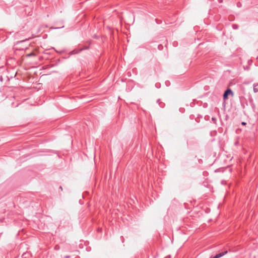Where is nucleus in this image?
<instances>
[{"label": "nucleus", "instance_id": "1", "mask_svg": "<svg viewBox=\"0 0 258 258\" xmlns=\"http://www.w3.org/2000/svg\"><path fill=\"white\" fill-rule=\"evenodd\" d=\"M229 95H231L232 96H233V93L231 89H227L224 93L223 94V99L224 100H226L228 99V96Z\"/></svg>", "mask_w": 258, "mask_h": 258}, {"label": "nucleus", "instance_id": "2", "mask_svg": "<svg viewBox=\"0 0 258 258\" xmlns=\"http://www.w3.org/2000/svg\"><path fill=\"white\" fill-rule=\"evenodd\" d=\"M227 253V251H225L222 252H220L218 254H217L216 255L213 256H211L210 258H220L222 257V256L224 255Z\"/></svg>", "mask_w": 258, "mask_h": 258}, {"label": "nucleus", "instance_id": "3", "mask_svg": "<svg viewBox=\"0 0 258 258\" xmlns=\"http://www.w3.org/2000/svg\"><path fill=\"white\" fill-rule=\"evenodd\" d=\"M253 91L255 93L258 92V84L253 85Z\"/></svg>", "mask_w": 258, "mask_h": 258}, {"label": "nucleus", "instance_id": "4", "mask_svg": "<svg viewBox=\"0 0 258 258\" xmlns=\"http://www.w3.org/2000/svg\"><path fill=\"white\" fill-rule=\"evenodd\" d=\"M55 249H56V250L58 249H59V246L58 245H56L55 246Z\"/></svg>", "mask_w": 258, "mask_h": 258}, {"label": "nucleus", "instance_id": "5", "mask_svg": "<svg viewBox=\"0 0 258 258\" xmlns=\"http://www.w3.org/2000/svg\"><path fill=\"white\" fill-rule=\"evenodd\" d=\"M70 255H66V256H64V257L63 258H70Z\"/></svg>", "mask_w": 258, "mask_h": 258}, {"label": "nucleus", "instance_id": "6", "mask_svg": "<svg viewBox=\"0 0 258 258\" xmlns=\"http://www.w3.org/2000/svg\"><path fill=\"white\" fill-rule=\"evenodd\" d=\"M59 188V189L61 190V191H62V186H60Z\"/></svg>", "mask_w": 258, "mask_h": 258}, {"label": "nucleus", "instance_id": "7", "mask_svg": "<svg viewBox=\"0 0 258 258\" xmlns=\"http://www.w3.org/2000/svg\"><path fill=\"white\" fill-rule=\"evenodd\" d=\"M241 6V4L240 3L237 4V6L240 7Z\"/></svg>", "mask_w": 258, "mask_h": 258}, {"label": "nucleus", "instance_id": "8", "mask_svg": "<svg viewBox=\"0 0 258 258\" xmlns=\"http://www.w3.org/2000/svg\"><path fill=\"white\" fill-rule=\"evenodd\" d=\"M242 124H246V123H245V122H242Z\"/></svg>", "mask_w": 258, "mask_h": 258}, {"label": "nucleus", "instance_id": "9", "mask_svg": "<svg viewBox=\"0 0 258 258\" xmlns=\"http://www.w3.org/2000/svg\"><path fill=\"white\" fill-rule=\"evenodd\" d=\"M32 55V53H31V54H29L28 55H29V56H31V55Z\"/></svg>", "mask_w": 258, "mask_h": 258}, {"label": "nucleus", "instance_id": "10", "mask_svg": "<svg viewBox=\"0 0 258 258\" xmlns=\"http://www.w3.org/2000/svg\"><path fill=\"white\" fill-rule=\"evenodd\" d=\"M236 28V26H235V27H234V26H233V28H234V29H235V28Z\"/></svg>", "mask_w": 258, "mask_h": 258}, {"label": "nucleus", "instance_id": "11", "mask_svg": "<svg viewBox=\"0 0 258 258\" xmlns=\"http://www.w3.org/2000/svg\"><path fill=\"white\" fill-rule=\"evenodd\" d=\"M236 28V26H235V27H234V26H233V28H234V29H235V28Z\"/></svg>", "mask_w": 258, "mask_h": 258}]
</instances>
